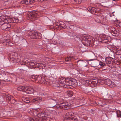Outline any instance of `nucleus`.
Instances as JSON below:
<instances>
[{
    "mask_svg": "<svg viewBox=\"0 0 121 121\" xmlns=\"http://www.w3.org/2000/svg\"><path fill=\"white\" fill-rule=\"evenodd\" d=\"M34 63L31 62L30 63V66H33L34 65Z\"/></svg>",
    "mask_w": 121,
    "mask_h": 121,
    "instance_id": "nucleus-41",
    "label": "nucleus"
},
{
    "mask_svg": "<svg viewBox=\"0 0 121 121\" xmlns=\"http://www.w3.org/2000/svg\"><path fill=\"white\" fill-rule=\"evenodd\" d=\"M68 95L69 97H71L73 95V93L72 91H69L67 92Z\"/></svg>",
    "mask_w": 121,
    "mask_h": 121,
    "instance_id": "nucleus-30",
    "label": "nucleus"
},
{
    "mask_svg": "<svg viewBox=\"0 0 121 121\" xmlns=\"http://www.w3.org/2000/svg\"><path fill=\"white\" fill-rule=\"evenodd\" d=\"M88 60H78L77 61V65H78L82 67H86L87 65L86 64V61L87 62Z\"/></svg>",
    "mask_w": 121,
    "mask_h": 121,
    "instance_id": "nucleus-11",
    "label": "nucleus"
},
{
    "mask_svg": "<svg viewBox=\"0 0 121 121\" xmlns=\"http://www.w3.org/2000/svg\"><path fill=\"white\" fill-rule=\"evenodd\" d=\"M87 10L88 11L91 12V13L93 14H95L96 13H98V11L97 10V9L98 11H99V9H98L95 8H94L91 7H90L87 8Z\"/></svg>",
    "mask_w": 121,
    "mask_h": 121,
    "instance_id": "nucleus-12",
    "label": "nucleus"
},
{
    "mask_svg": "<svg viewBox=\"0 0 121 121\" xmlns=\"http://www.w3.org/2000/svg\"><path fill=\"white\" fill-rule=\"evenodd\" d=\"M22 18L20 19L19 17H10L9 18H8V23L14 22V23H19L21 22L22 20Z\"/></svg>",
    "mask_w": 121,
    "mask_h": 121,
    "instance_id": "nucleus-8",
    "label": "nucleus"
},
{
    "mask_svg": "<svg viewBox=\"0 0 121 121\" xmlns=\"http://www.w3.org/2000/svg\"><path fill=\"white\" fill-rule=\"evenodd\" d=\"M43 112L44 113V115L45 116H45V113H47V112H50V111L51 112H52V111L49 110L48 108H45L44 109H43Z\"/></svg>",
    "mask_w": 121,
    "mask_h": 121,
    "instance_id": "nucleus-24",
    "label": "nucleus"
},
{
    "mask_svg": "<svg viewBox=\"0 0 121 121\" xmlns=\"http://www.w3.org/2000/svg\"><path fill=\"white\" fill-rule=\"evenodd\" d=\"M23 101L26 103H28L29 102V98L27 97H23L22 98Z\"/></svg>",
    "mask_w": 121,
    "mask_h": 121,
    "instance_id": "nucleus-26",
    "label": "nucleus"
},
{
    "mask_svg": "<svg viewBox=\"0 0 121 121\" xmlns=\"http://www.w3.org/2000/svg\"><path fill=\"white\" fill-rule=\"evenodd\" d=\"M6 99L8 100V101H10L11 100V98L10 96V95H8L6 96Z\"/></svg>",
    "mask_w": 121,
    "mask_h": 121,
    "instance_id": "nucleus-35",
    "label": "nucleus"
},
{
    "mask_svg": "<svg viewBox=\"0 0 121 121\" xmlns=\"http://www.w3.org/2000/svg\"><path fill=\"white\" fill-rule=\"evenodd\" d=\"M91 80L90 81L89 80H86V82L89 85L91 84Z\"/></svg>",
    "mask_w": 121,
    "mask_h": 121,
    "instance_id": "nucleus-38",
    "label": "nucleus"
},
{
    "mask_svg": "<svg viewBox=\"0 0 121 121\" xmlns=\"http://www.w3.org/2000/svg\"><path fill=\"white\" fill-rule=\"evenodd\" d=\"M26 86H20L17 88V89L19 91H22L24 92H25V91H26Z\"/></svg>",
    "mask_w": 121,
    "mask_h": 121,
    "instance_id": "nucleus-21",
    "label": "nucleus"
},
{
    "mask_svg": "<svg viewBox=\"0 0 121 121\" xmlns=\"http://www.w3.org/2000/svg\"><path fill=\"white\" fill-rule=\"evenodd\" d=\"M94 60V59H92L89 60H90V61H91V60Z\"/></svg>",
    "mask_w": 121,
    "mask_h": 121,
    "instance_id": "nucleus-47",
    "label": "nucleus"
},
{
    "mask_svg": "<svg viewBox=\"0 0 121 121\" xmlns=\"http://www.w3.org/2000/svg\"><path fill=\"white\" fill-rule=\"evenodd\" d=\"M102 17L101 15H97L95 17V19L96 22L98 23H100L101 20L102 19Z\"/></svg>",
    "mask_w": 121,
    "mask_h": 121,
    "instance_id": "nucleus-16",
    "label": "nucleus"
},
{
    "mask_svg": "<svg viewBox=\"0 0 121 121\" xmlns=\"http://www.w3.org/2000/svg\"><path fill=\"white\" fill-rule=\"evenodd\" d=\"M70 104L68 102H66L60 104H57L55 105L52 107L53 108L56 109H68L70 108Z\"/></svg>",
    "mask_w": 121,
    "mask_h": 121,
    "instance_id": "nucleus-3",
    "label": "nucleus"
},
{
    "mask_svg": "<svg viewBox=\"0 0 121 121\" xmlns=\"http://www.w3.org/2000/svg\"><path fill=\"white\" fill-rule=\"evenodd\" d=\"M119 27H121V22L119 23Z\"/></svg>",
    "mask_w": 121,
    "mask_h": 121,
    "instance_id": "nucleus-45",
    "label": "nucleus"
},
{
    "mask_svg": "<svg viewBox=\"0 0 121 121\" xmlns=\"http://www.w3.org/2000/svg\"><path fill=\"white\" fill-rule=\"evenodd\" d=\"M99 80V82H98V83H101L102 82H103V80L101 81V80Z\"/></svg>",
    "mask_w": 121,
    "mask_h": 121,
    "instance_id": "nucleus-44",
    "label": "nucleus"
},
{
    "mask_svg": "<svg viewBox=\"0 0 121 121\" xmlns=\"http://www.w3.org/2000/svg\"><path fill=\"white\" fill-rule=\"evenodd\" d=\"M99 65L102 66H105L106 65L104 63H103L102 62H100L99 63Z\"/></svg>",
    "mask_w": 121,
    "mask_h": 121,
    "instance_id": "nucleus-36",
    "label": "nucleus"
},
{
    "mask_svg": "<svg viewBox=\"0 0 121 121\" xmlns=\"http://www.w3.org/2000/svg\"><path fill=\"white\" fill-rule=\"evenodd\" d=\"M99 80H98L97 79H94L91 80V85L92 87L95 86L99 82Z\"/></svg>",
    "mask_w": 121,
    "mask_h": 121,
    "instance_id": "nucleus-18",
    "label": "nucleus"
},
{
    "mask_svg": "<svg viewBox=\"0 0 121 121\" xmlns=\"http://www.w3.org/2000/svg\"><path fill=\"white\" fill-rule=\"evenodd\" d=\"M79 118H83L84 119H85V118H84V115L82 114L81 115H79Z\"/></svg>",
    "mask_w": 121,
    "mask_h": 121,
    "instance_id": "nucleus-40",
    "label": "nucleus"
},
{
    "mask_svg": "<svg viewBox=\"0 0 121 121\" xmlns=\"http://www.w3.org/2000/svg\"><path fill=\"white\" fill-rule=\"evenodd\" d=\"M75 99L78 100L77 101H76V100H75V102L77 103H76V104H82L81 105V106L82 105H84V104H86V103H85L84 102V99H82V98L81 99H78L76 97Z\"/></svg>",
    "mask_w": 121,
    "mask_h": 121,
    "instance_id": "nucleus-15",
    "label": "nucleus"
},
{
    "mask_svg": "<svg viewBox=\"0 0 121 121\" xmlns=\"http://www.w3.org/2000/svg\"><path fill=\"white\" fill-rule=\"evenodd\" d=\"M119 76V78L121 79V74H120Z\"/></svg>",
    "mask_w": 121,
    "mask_h": 121,
    "instance_id": "nucleus-46",
    "label": "nucleus"
},
{
    "mask_svg": "<svg viewBox=\"0 0 121 121\" xmlns=\"http://www.w3.org/2000/svg\"><path fill=\"white\" fill-rule=\"evenodd\" d=\"M26 91H25V92H26V93L30 94L33 92L34 90L33 88L27 86H26Z\"/></svg>",
    "mask_w": 121,
    "mask_h": 121,
    "instance_id": "nucleus-17",
    "label": "nucleus"
},
{
    "mask_svg": "<svg viewBox=\"0 0 121 121\" xmlns=\"http://www.w3.org/2000/svg\"><path fill=\"white\" fill-rule=\"evenodd\" d=\"M42 98L41 97H37L36 98H34L33 100V102L37 101L38 102H39L42 100Z\"/></svg>",
    "mask_w": 121,
    "mask_h": 121,
    "instance_id": "nucleus-25",
    "label": "nucleus"
},
{
    "mask_svg": "<svg viewBox=\"0 0 121 121\" xmlns=\"http://www.w3.org/2000/svg\"><path fill=\"white\" fill-rule=\"evenodd\" d=\"M113 0V1H116L117 0Z\"/></svg>",
    "mask_w": 121,
    "mask_h": 121,
    "instance_id": "nucleus-50",
    "label": "nucleus"
},
{
    "mask_svg": "<svg viewBox=\"0 0 121 121\" xmlns=\"http://www.w3.org/2000/svg\"><path fill=\"white\" fill-rule=\"evenodd\" d=\"M75 83L76 82H77L76 81V80H75Z\"/></svg>",
    "mask_w": 121,
    "mask_h": 121,
    "instance_id": "nucleus-52",
    "label": "nucleus"
},
{
    "mask_svg": "<svg viewBox=\"0 0 121 121\" xmlns=\"http://www.w3.org/2000/svg\"><path fill=\"white\" fill-rule=\"evenodd\" d=\"M73 58V57H68L66 58L65 59V60L66 61L68 62L69 61H70L72 60Z\"/></svg>",
    "mask_w": 121,
    "mask_h": 121,
    "instance_id": "nucleus-29",
    "label": "nucleus"
},
{
    "mask_svg": "<svg viewBox=\"0 0 121 121\" xmlns=\"http://www.w3.org/2000/svg\"><path fill=\"white\" fill-rule=\"evenodd\" d=\"M106 82V84L109 86H110L112 82L111 80L109 79H107Z\"/></svg>",
    "mask_w": 121,
    "mask_h": 121,
    "instance_id": "nucleus-31",
    "label": "nucleus"
},
{
    "mask_svg": "<svg viewBox=\"0 0 121 121\" xmlns=\"http://www.w3.org/2000/svg\"><path fill=\"white\" fill-rule=\"evenodd\" d=\"M29 16V18L34 19H37L39 17L38 14L32 13H30Z\"/></svg>",
    "mask_w": 121,
    "mask_h": 121,
    "instance_id": "nucleus-13",
    "label": "nucleus"
},
{
    "mask_svg": "<svg viewBox=\"0 0 121 121\" xmlns=\"http://www.w3.org/2000/svg\"><path fill=\"white\" fill-rule=\"evenodd\" d=\"M80 38L82 40L86 41V43L89 44H92V43H95L94 42L95 39L92 37L86 35H83L80 36Z\"/></svg>",
    "mask_w": 121,
    "mask_h": 121,
    "instance_id": "nucleus-1",
    "label": "nucleus"
},
{
    "mask_svg": "<svg viewBox=\"0 0 121 121\" xmlns=\"http://www.w3.org/2000/svg\"><path fill=\"white\" fill-rule=\"evenodd\" d=\"M92 66L93 67H94V68H96V69H97V68H98V66Z\"/></svg>",
    "mask_w": 121,
    "mask_h": 121,
    "instance_id": "nucleus-42",
    "label": "nucleus"
},
{
    "mask_svg": "<svg viewBox=\"0 0 121 121\" xmlns=\"http://www.w3.org/2000/svg\"><path fill=\"white\" fill-rule=\"evenodd\" d=\"M30 78L32 81L36 82H39L42 84L45 83L44 79L42 78L40 76L33 75Z\"/></svg>",
    "mask_w": 121,
    "mask_h": 121,
    "instance_id": "nucleus-4",
    "label": "nucleus"
},
{
    "mask_svg": "<svg viewBox=\"0 0 121 121\" xmlns=\"http://www.w3.org/2000/svg\"><path fill=\"white\" fill-rule=\"evenodd\" d=\"M59 25H60L62 28H65L66 27L65 26V24L62 22L60 23Z\"/></svg>",
    "mask_w": 121,
    "mask_h": 121,
    "instance_id": "nucleus-28",
    "label": "nucleus"
},
{
    "mask_svg": "<svg viewBox=\"0 0 121 121\" xmlns=\"http://www.w3.org/2000/svg\"><path fill=\"white\" fill-rule=\"evenodd\" d=\"M109 38H110L109 37H108L105 35H102L99 38L98 40L99 42L106 43H110V41Z\"/></svg>",
    "mask_w": 121,
    "mask_h": 121,
    "instance_id": "nucleus-6",
    "label": "nucleus"
},
{
    "mask_svg": "<svg viewBox=\"0 0 121 121\" xmlns=\"http://www.w3.org/2000/svg\"><path fill=\"white\" fill-rule=\"evenodd\" d=\"M45 64L42 63H38V66L40 67H41L42 69L44 68L46 66L47 68H51L52 66L51 65L48 64V63H51L52 61L51 59L48 58H46L45 59Z\"/></svg>",
    "mask_w": 121,
    "mask_h": 121,
    "instance_id": "nucleus-5",
    "label": "nucleus"
},
{
    "mask_svg": "<svg viewBox=\"0 0 121 121\" xmlns=\"http://www.w3.org/2000/svg\"><path fill=\"white\" fill-rule=\"evenodd\" d=\"M74 1L77 3L80 4L81 2V0H74Z\"/></svg>",
    "mask_w": 121,
    "mask_h": 121,
    "instance_id": "nucleus-37",
    "label": "nucleus"
},
{
    "mask_svg": "<svg viewBox=\"0 0 121 121\" xmlns=\"http://www.w3.org/2000/svg\"><path fill=\"white\" fill-rule=\"evenodd\" d=\"M37 111V113H38V116L41 117H44V113L43 112V110L41 109L40 108H37L35 109Z\"/></svg>",
    "mask_w": 121,
    "mask_h": 121,
    "instance_id": "nucleus-14",
    "label": "nucleus"
},
{
    "mask_svg": "<svg viewBox=\"0 0 121 121\" xmlns=\"http://www.w3.org/2000/svg\"><path fill=\"white\" fill-rule=\"evenodd\" d=\"M73 83V82L71 81H68L66 80V81L65 84V86H67L66 88H68V86H72Z\"/></svg>",
    "mask_w": 121,
    "mask_h": 121,
    "instance_id": "nucleus-20",
    "label": "nucleus"
},
{
    "mask_svg": "<svg viewBox=\"0 0 121 121\" xmlns=\"http://www.w3.org/2000/svg\"><path fill=\"white\" fill-rule=\"evenodd\" d=\"M73 113L72 112H67L66 114L65 115V117L67 121L68 120V119L69 118H71L70 117L73 116Z\"/></svg>",
    "mask_w": 121,
    "mask_h": 121,
    "instance_id": "nucleus-19",
    "label": "nucleus"
},
{
    "mask_svg": "<svg viewBox=\"0 0 121 121\" xmlns=\"http://www.w3.org/2000/svg\"><path fill=\"white\" fill-rule=\"evenodd\" d=\"M38 113H37V112L35 109L33 110V114L34 116H35L38 115Z\"/></svg>",
    "mask_w": 121,
    "mask_h": 121,
    "instance_id": "nucleus-33",
    "label": "nucleus"
},
{
    "mask_svg": "<svg viewBox=\"0 0 121 121\" xmlns=\"http://www.w3.org/2000/svg\"><path fill=\"white\" fill-rule=\"evenodd\" d=\"M35 0H26L23 1V3L28 4L33 3Z\"/></svg>",
    "mask_w": 121,
    "mask_h": 121,
    "instance_id": "nucleus-22",
    "label": "nucleus"
},
{
    "mask_svg": "<svg viewBox=\"0 0 121 121\" xmlns=\"http://www.w3.org/2000/svg\"><path fill=\"white\" fill-rule=\"evenodd\" d=\"M11 60L14 62H18L20 61L19 58L18 54L16 53H13L11 56H10Z\"/></svg>",
    "mask_w": 121,
    "mask_h": 121,
    "instance_id": "nucleus-9",
    "label": "nucleus"
},
{
    "mask_svg": "<svg viewBox=\"0 0 121 121\" xmlns=\"http://www.w3.org/2000/svg\"><path fill=\"white\" fill-rule=\"evenodd\" d=\"M29 35L30 38L32 39H38L41 38V37L40 33L35 31L30 32Z\"/></svg>",
    "mask_w": 121,
    "mask_h": 121,
    "instance_id": "nucleus-7",
    "label": "nucleus"
},
{
    "mask_svg": "<svg viewBox=\"0 0 121 121\" xmlns=\"http://www.w3.org/2000/svg\"><path fill=\"white\" fill-rule=\"evenodd\" d=\"M77 121V119L75 117H72L71 118H69V119H68V120L67 121Z\"/></svg>",
    "mask_w": 121,
    "mask_h": 121,
    "instance_id": "nucleus-27",
    "label": "nucleus"
},
{
    "mask_svg": "<svg viewBox=\"0 0 121 121\" xmlns=\"http://www.w3.org/2000/svg\"><path fill=\"white\" fill-rule=\"evenodd\" d=\"M113 30H115V29H114L113 30Z\"/></svg>",
    "mask_w": 121,
    "mask_h": 121,
    "instance_id": "nucleus-51",
    "label": "nucleus"
},
{
    "mask_svg": "<svg viewBox=\"0 0 121 121\" xmlns=\"http://www.w3.org/2000/svg\"><path fill=\"white\" fill-rule=\"evenodd\" d=\"M39 94L40 95H42V94L40 93H39Z\"/></svg>",
    "mask_w": 121,
    "mask_h": 121,
    "instance_id": "nucleus-49",
    "label": "nucleus"
},
{
    "mask_svg": "<svg viewBox=\"0 0 121 121\" xmlns=\"http://www.w3.org/2000/svg\"><path fill=\"white\" fill-rule=\"evenodd\" d=\"M116 86V85L114 82H112L111 84L109 86L111 87H115Z\"/></svg>",
    "mask_w": 121,
    "mask_h": 121,
    "instance_id": "nucleus-34",
    "label": "nucleus"
},
{
    "mask_svg": "<svg viewBox=\"0 0 121 121\" xmlns=\"http://www.w3.org/2000/svg\"><path fill=\"white\" fill-rule=\"evenodd\" d=\"M118 95L120 96H121V92H120L118 94Z\"/></svg>",
    "mask_w": 121,
    "mask_h": 121,
    "instance_id": "nucleus-43",
    "label": "nucleus"
},
{
    "mask_svg": "<svg viewBox=\"0 0 121 121\" xmlns=\"http://www.w3.org/2000/svg\"><path fill=\"white\" fill-rule=\"evenodd\" d=\"M4 16L1 17H0V25H2L1 26L2 29L4 30H8L9 29V28L10 27V24L7 23H4V22H6V21L7 20H5L4 19Z\"/></svg>",
    "mask_w": 121,
    "mask_h": 121,
    "instance_id": "nucleus-2",
    "label": "nucleus"
},
{
    "mask_svg": "<svg viewBox=\"0 0 121 121\" xmlns=\"http://www.w3.org/2000/svg\"><path fill=\"white\" fill-rule=\"evenodd\" d=\"M117 117H120L121 116V113L120 111H118L116 112Z\"/></svg>",
    "mask_w": 121,
    "mask_h": 121,
    "instance_id": "nucleus-32",
    "label": "nucleus"
},
{
    "mask_svg": "<svg viewBox=\"0 0 121 121\" xmlns=\"http://www.w3.org/2000/svg\"><path fill=\"white\" fill-rule=\"evenodd\" d=\"M69 23V22H66V23L67 24H68V23Z\"/></svg>",
    "mask_w": 121,
    "mask_h": 121,
    "instance_id": "nucleus-48",
    "label": "nucleus"
},
{
    "mask_svg": "<svg viewBox=\"0 0 121 121\" xmlns=\"http://www.w3.org/2000/svg\"><path fill=\"white\" fill-rule=\"evenodd\" d=\"M94 42H95V43H92V44H93L94 45H98L99 44V42L98 41H96L95 39Z\"/></svg>",
    "mask_w": 121,
    "mask_h": 121,
    "instance_id": "nucleus-39",
    "label": "nucleus"
},
{
    "mask_svg": "<svg viewBox=\"0 0 121 121\" xmlns=\"http://www.w3.org/2000/svg\"><path fill=\"white\" fill-rule=\"evenodd\" d=\"M9 40L8 39H7V40H4L3 41H2L0 40V43H1L3 42L4 45H7L10 43V42H9Z\"/></svg>",
    "mask_w": 121,
    "mask_h": 121,
    "instance_id": "nucleus-23",
    "label": "nucleus"
},
{
    "mask_svg": "<svg viewBox=\"0 0 121 121\" xmlns=\"http://www.w3.org/2000/svg\"><path fill=\"white\" fill-rule=\"evenodd\" d=\"M68 79H66L65 78H63L59 80V86H57V87H59L61 89L62 88L63 86L64 87H66L67 86H65V84L66 81Z\"/></svg>",
    "mask_w": 121,
    "mask_h": 121,
    "instance_id": "nucleus-10",
    "label": "nucleus"
}]
</instances>
